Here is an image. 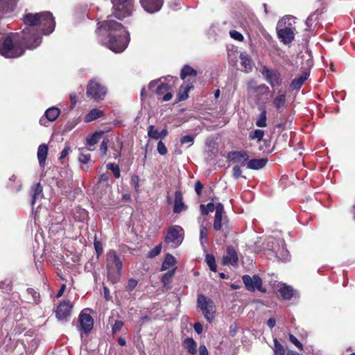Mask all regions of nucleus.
Wrapping results in <instances>:
<instances>
[{"label": "nucleus", "instance_id": "5fc2aeb1", "mask_svg": "<svg viewBox=\"0 0 355 355\" xmlns=\"http://www.w3.org/2000/svg\"><path fill=\"white\" fill-rule=\"evenodd\" d=\"M130 184L134 187L137 193L139 190V177L137 175H132L130 179Z\"/></svg>", "mask_w": 355, "mask_h": 355}, {"label": "nucleus", "instance_id": "e2e57ef3", "mask_svg": "<svg viewBox=\"0 0 355 355\" xmlns=\"http://www.w3.org/2000/svg\"><path fill=\"white\" fill-rule=\"evenodd\" d=\"M241 173L242 171L239 166H234L232 168V176L234 178L238 179L241 176Z\"/></svg>", "mask_w": 355, "mask_h": 355}, {"label": "nucleus", "instance_id": "c756f323", "mask_svg": "<svg viewBox=\"0 0 355 355\" xmlns=\"http://www.w3.org/2000/svg\"><path fill=\"white\" fill-rule=\"evenodd\" d=\"M279 295L284 300H290L293 296V289L291 286L283 285L279 289Z\"/></svg>", "mask_w": 355, "mask_h": 355}, {"label": "nucleus", "instance_id": "bb28decb", "mask_svg": "<svg viewBox=\"0 0 355 355\" xmlns=\"http://www.w3.org/2000/svg\"><path fill=\"white\" fill-rule=\"evenodd\" d=\"M240 60L241 66L243 68V71L246 73L251 71L252 69L253 63L248 55L241 53Z\"/></svg>", "mask_w": 355, "mask_h": 355}, {"label": "nucleus", "instance_id": "774afa93", "mask_svg": "<svg viewBox=\"0 0 355 355\" xmlns=\"http://www.w3.org/2000/svg\"><path fill=\"white\" fill-rule=\"evenodd\" d=\"M199 355H209L207 348L205 345H200L199 347Z\"/></svg>", "mask_w": 355, "mask_h": 355}, {"label": "nucleus", "instance_id": "de8ad7c7", "mask_svg": "<svg viewBox=\"0 0 355 355\" xmlns=\"http://www.w3.org/2000/svg\"><path fill=\"white\" fill-rule=\"evenodd\" d=\"M148 135L150 138L157 140L160 139L159 131L155 128L154 125H150L148 128Z\"/></svg>", "mask_w": 355, "mask_h": 355}, {"label": "nucleus", "instance_id": "09e8293b", "mask_svg": "<svg viewBox=\"0 0 355 355\" xmlns=\"http://www.w3.org/2000/svg\"><path fill=\"white\" fill-rule=\"evenodd\" d=\"M109 139L107 137L103 139L100 146L101 157H104L107 155Z\"/></svg>", "mask_w": 355, "mask_h": 355}, {"label": "nucleus", "instance_id": "ddd939ff", "mask_svg": "<svg viewBox=\"0 0 355 355\" xmlns=\"http://www.w3.org/2000/svg\"><path fill=\"white\" fill-rule=\"evenodd\" d=\"M242 280L248 291L254 292L257 290L263 293H266V289L262 286V279L259 275H254L251 277L248 275H244L242 277Z\"/></svg>", "mask_w": 355, "mask_h": 355}, {"label": "nucleus", "instance_id": "39448f33", "mask_svg": "<svg viewBox=\"0 0 355 355\" xmlns=\"http://www.w3.org/2000/svg\"><path fill=\"white\" fill-rule=\"evenodd\" d=\"M24 53V48L21 42H18V37L15 36V33L7 36L0 46V54L5 58H18Z\"/></svg>", "mask_w": 355, "mask_h": 355}, {"label": "nucleus", "instance_id": "13d9d810", "mask_svg": "<svg viewBox=\"0 0 355 355\" xmlns=\"http://www.w3.org/2000/svg\"><path fill=\"white\" fill-rule=\"evenodd\" d=\"M157 149L158 153L162 155H165L168 153L167 148L166 147L165 144L162 141H159L157 143Z\"/></svg>", "mask_w": 355, "mask_h": 355}, {"label": "nucleus", "instance_id": "9b49d317", "mask_svg": "<svg viewBox=\"0 0 355 355\" xmlns=\"http://www.w3.org/2000/svg\"><path fill=\"white\" fill-rule=\"evenodd\" d=\"M107 94V89L96 80L92 79L89 81L87 86V96L94 101L99 102L103 100Z\"/></svg>", "mask_w": 355, "mask_h": 355}, {"label": "nucleus", "instance_id": "f3484780", "mask_svg": "<svg viewBox=\"0 0 355 355\" xmlns=\"http://www.w3.org/2000/svg\"><path fill=\"white\" fill-rule=\"evenodd\" d=\"M78 322L80 324L81 329L88 334L94 327V319L87 313L82 311L78 316Z\"/></svg>", "mask_w": 355, "mask_h": 355}, {"label": "nucleus", "instance_id": "864d4df0", "mask_svg": "<svg viewBox=\"0 0 355 355\" xmlns=\"http://www.w3.org/2000/svg\"><path fill=\"white\" fill-rule=\"evenodd\" d=\"M207 235H208L207 228L204 225H201L200 228V240L202 243L207 242V241H208Z\"/></svg>", "mask_w": 355, "mask_h": 355}, {"label": "nucleus", "instance_id": "dca6fc26", "mask_svg": "<svg viewBox=\"0 0 355 355\" xmlns=\"http://www.w3.org/2000/svg\"><path fill=\"white\" fill-rule=\"evenodd\" d=\"M141 7L148 13L158 12L162 7L164 0H139Z\"/></svg>", "mask_w": 355, "mask_h": 355}, {"label": "nucleus", "instance_id": "a19ab883", "mask_svg": "<svg viewBox=\"0 0 355 355\" xmlns=\"http://www.w3.org/2000/svg\"><path fill=\"white\" fill-rule=\"evenodd\" d=\"M205 262L211 271L216 272L217 266L216 263L215 257L213 254H207L205 257Z\"/></svg>", "mask_w": 355, "mask_h": 355}, {"label": "nucleus", "instance_id": "0eeeda50", "mask_svg": "<svg viewBox=\"0 0 355 355\" xmlns=\"http://www.w3.org/2000/svg\"><path fill=\"white\" fill-rule=\"evenodd\" d=\"M291 18H284L281 21H278L277 24V35L278 38L284 44H291L295 38V28L292 26V24L289 21Z\"/></svg>", "mask_w": 355, "mask_h": 355}, {"label": "nucleus", "instance_id": "0e129e2a", "mask_svg": "<svg viewBox=\"0 0 355 355\" xmlns=\"http://www.w3.org/2000/svg\"><path fill=\"white\" fill-rule=\"evenodd\" d=\"M194 188H195V191L196 192L197 195L200 196L202 194V190L203 188L202 184L199 180H198L195 183Z\"/></svg>", "mask_w": 355, "mask_h": 355}, {"label": "nucleus", "instance_id": "49530a36", "mask_svg": "<svg viewBox=\"0 0 355 355\" xmlns=\"http://www.w3.org/2000/svg\"><path fill=\"white\" fill-rule=\"evenodd\" d=\"M264 136V131L261 129H257L254 131H252L249 134V138L250 139H257L259 141H261Z\"/></svg>", "mask_w": 355, "mask_h": 355}, {"label": "nucleus", "instance_id": "cd10ccee", "mask_svg": "<svg viewBox=\"0 0 355 355\" xmlns=\"http://www.w3.org/2000/svg\"><path fill=\"white\" fill-rule=\"evenodd\" d=\"M43 191L42 186L41 185L40 182H37L35 184L31 187V205H34L36 200L40 198V196L42 195Z\"/></svg>", "mask_w": 355, "mask_h": 355}, {"label": "nucleus", "instance_id": "9d476101", "mask_svg": "<svg viewBox=\"0 0 355 355\" xmlns=\"http://www.w3.org/2000/svg\"><path fill=\"white\" fill-rule=\"evenodd\" d=\"M113 3V15L122 19L131 15L133 8V0H112Z\"/></svg>", "mask_w": 355, "mask_h": 355}, {"label": "nucleus", "instance_id": "72a5a7b5", "mask_svg": "<svg viewBox=\"0 0 355 355\" xmlns=\"http://www.w3.org/2000/svg\"><path fill=\"white\" fill-rule=\"evenodd\" d=\"M183 345L187 351L191 354H195L197 352V344L196 342L192 338H187L183 341Z\"/></svg>", "mask_w": 355, "mask_h": 355}, {"label": "nucleus", "instance_id": "f257e3e1", "mask_svg": "<svg viewBox=\"0 0 355 355\" xmlns=\"http://www.w3.org/2000/svg\"><path fill=\"white\" fill-rule=\"evenodd\" d=\"M98 42L114 53H121L128 46L130 35L119 22L108 19L97 23Z\"/></svg>", "mask_w": 355, "mask_h": 355}, {"label": "nucleus", "instance_id": "69168bd1", "mask_svg": "<svg viewBox=\"0 0 355 355\" xmlns=\"http://www.w3.org/2000/svg\"><path fill=\"white\" fill-rule=\"evenodd\" d=\"M314 15H311L309 16L305 21L306 28H305L306 31H311V26L313 24V17Z\"/></svg>", "mask_w": 355, "mask_h": 355}, {"label": "nucleus", "instance_id": "052dcab7", "mask_svg": "<svg viewBox=\"0 0 355 355\" xmlns=\"http://www.w3.org/2000/svg\"><path fill=\"white\" fill-rule=\"evenodd\" d=\"M94 245L97 254V257H98L103 252L102 243L100 241L95 240L94 242Z\"/></svg>", "mask_w": 355, "mask_h": 355}, {"label": "nucleus", "instance_id": "338daca9", "mask_svg": "<svg viewBox=\"0 0 355 355\" xmlns=\"http://www.w3.org/2000/svg\"><path fill=\"white\" fill-rule=\"evenodd\" d=\"M110 174L108 172L103 173L102 175H101V176L98 180V183L100 184V183H102L104 182H107L108 180L110 179Z\"/></svg>", "mask_w": 355, "mask_h": 355}, {"label": "nucleus", "instance_id": "4d7b16f0", "mask_svg": "<svg viewBox=\"0 0 355 355\" xmlns=\"http://www.w3.org/2000/svg\"><path fill=\"white\" fill-rule=\"evenodd\" d=\"M137 284H138V282L136 279H132V278L129 279L128 281V284L125 286V290L127 291H132V290H134Z\"/></svg>", "mask_w": 355, "mask_h": 355}, {"label": "nucleus", "instance_id": "603ef678", "mask_svg": "<svg viewBox=\"0 0 355 355\" xmlns=\"http://www.w3.org/2000/svg\"><path fill=\"white\" fill-rule=\"evenodd\" d=\"M107 168L112 171L115 178L118 179L120 178L121 172L118 165L111 163L107 165Z\"/></svg>", "mask_w": 355, "mask_h": 355}, {"label": "nucleus", "instance_id": "5701e85b", "mask_svg": "<svg viewBox=\"0 0 355 355\" xmlns=\"http://www.w3.org/2000/svg\"><path fill=\"white\" fill-rule=\"evenodd\" d=\"M309 76V73L303 72L299 77L295 78L290 83V89L300 90Z\"/></svg>", "mask_w": 355, "mask_h": 355}, {"label": "nucleus", "instance_id": "6ab92c4d", "mask_svg": "<svg viewBox=\"0 0 355 355\" xmlns=\"http://www.w3.org/2000/svg\"><path fill=\"white\" fill-rule=\"evenodd\" d=\"M193 82L190 81L189 80L187 82H184L180 87L178 92L177 94V98L175 103H179L180 101H185L188 98L189 95L188 93L190 90L193 89Z\"/></svg>", "mask_w": 355, "mask_h": 355}, {"label": "nucleus", "instance_id": "79ce46f5", "mask_svg": "<svg viewBox=\"0 0 355 355\" xmlns=\"http://www.w3.org/2000/svg\"><path fill=\"white\" fill-rule=\"evenodd\" d=\"M274 347L273 351L275 355H285L286 350L284 347L279 342V340L275 338L273 339Z\"/></svg>", "mask_w": 355, "mask_h": 355}, {"label": "nucleus", "instance_id": "b1692460", "mask_svg": "<svg viewBox=\"0 0 355 355\" xmlns=\"http://www.w3.org/2000/svg\"><path fill=\"white\" fill-rule=\"evenodd\" d=\"M49 148L48 146L45 144H42L39 146L37 148V159L40 164V166L44 168L46 164V159L48 155Z\"/></svg>", "mask_w": 355, "mask_h": 355}, {"label": "nucleus", "instance_id": "423d86ee", "mask_svg": "<svg viewBox=\"0 0 355 355\" xmlns=\"http://www.w3.org/2000/svg\"><path fill=\"white\" fill-rule=\"evenodd\" d=\"M123 263L119 257L113 250H109L106 254V268L107 279L112 283H117L122 273Z\"/></svg>", "mask_w": 355, "mask_h": 355}, {"label": "nucleus", "instance_id": "4468645a", "mask_svg": "<svg viewBox=\"0 0 355 355\" xmlns=\"http://www.w3.org/2000/svg\"><path fill=\"white\" fill-rule=\"evenodd\" d=\"M184 239V230L180 225L170 227L165 236V241L168 243H172L175 245H180Z\"/></svg>", "mask_w": 355, "mask_h": 355}, {"label": "nucleus", "instance_id": "2eb2a0df", "mask_svg": "<svg viewBox=\"0 0 355 355\" xmlns=\"http://www.w3.org/2000/svg\"><path fill=\"white\" fill-rule=\"evenodd\" d=\"M73 305L69 300L62 301L59 304L55 311L56 318L58 320H66L70 314Z\"/></svg>", "mask_w": 355, "mask_h": 355}, {"label": "nucleus", "instance_id": "680f3d73", "mask_svg": "<svg viewBox=\"0 0 355 355\" xmlns=\"http://www.w3.org/2000/svg\"><path fill=\"white\" fill-rule=\"evenodd\" d=\"M194 141V137L192 136V135H185V136H183L181 139H180V144L182 145L183 144H193Z\"/></svg>", "mask_w": 355, "mask_h": 355}, {"label": "nucleus", "instance_id": "6e6552de", "mask_svg": "<svg viewBox=\"0 0 355 355\" xmlns=\"http://www.w3.org/2000/svg\"><path fill=\"white\" fill-rule=\"evenodd\" d=\"M197 307L202 311L205 318L209 322H211L214 320L216 307L212 300L203 294H198L197 299Z\"/></svg>", "mask_w": 355, "mask_h": 355}, {"label": "nucleus", "instance_id": "20e7f679", "mask_svg": "<svg viewBox=\"0 0 355 355\" xmlns=\"http://www.w3.org/2000/svg\"><path fill=\"white\" fill-rule=\"evenodd\" d=\"M15 36L18 37L24 50H33L38 47L42 42V34L34 27H26L19 33H15Z\"/></svg>", "mask_w": 355, "mask_h": 355}, {"label": "nucleus", "instance_id": "a18cd8bd", "mask_svg": "<svg viewBox=\"0 0 355 355\" xmlns=\"http://www.w3.org/2000/svg\"><path fill=\"white\" fill-rule=\"evenodd\" d=\"M26 291L32 296L33 301L35 304H39L41 302L40 294L37 291L33 288H28Z\"/></svg>", "mask_w": 355, "mask_h": 355}, {"label": "nucleus", "instance_id": "a211bd4d", "mask_svg": "<svg viewBox=\"0 0 355 355\" xmlns=\"http://www.w3.org/2000/svg\"><path fill=\"white\" fill-rule=\"evenodd\" d=\"M238 261L239 257L235 248L232 245L227 246L226 253L222 259V263L223 265L236 266Z\"/></svg>", "mask_w": 355, "mask_h": 355}, {"label": "nucleus", "instance_id": "f704fd0d", "mask_svg": "<svg viewBox=\"0 0 355 355\" xmlns=\"http://www.w3.org/2000/svg\"><path fill=\"white\" fill-rule=\"evenodd\" d=\"M104 112L103 111L98 110V109H93L86 115L85 116V121L86 122H91L92 121H94L102 116H103Z\"/></svg>", "mask_w": 355, "mask_h": 355}, {"label": "nucleus", "instance_id": "412c9836", "mask_svg": "<svg viewBox=\"0 0 355 355\" xmlns=\"http://www.w3.org/2000/svg\"><path fill=\"white\" fill-rule=\"evenodd\" d=\"M187 209V206L183 202V195L181 191H176L175 193V201L173 212L179 214Z\"/></svg>", "mask_w": 355, "mask_h": 355}, {"label": "nucleus", "instance_id": "bf43d9fd", "mask_svg": "<svg viewBox=\"0 0 355 355\" xmlns=\"http://www.w3.org/2000/svg\"><path fill=\"white\" fill-rule=\"evenodd\" d=\"M289 340L291 343H292L293 345H295L300 350L303 349L302 344L299 341V340L294 335H293L291 334H289Z\"/></svg>", "mask_w": 355, "mask_h": 355}, {"label": "nucleus", "instance_id": "c85d7f7f", "mask_svg": "<svg viewBox=\"0 0 355 355\" xmlns=\"http://www.w3.org/2000/svg\"><path fill=\"white\" fill-rule=\"evenodd\" d=\"M116 145H112L110 146L111 152L110 156L113 157L114 159H117L121 157V150L123 148V142L121 141V139L119 137H116Z\"/></svg>", "mask_w": 355, "mask_h": 355}, {"label": "nucleus", "instance_id": "6e6d98bb", "mask_svg": "<svg viewBox=\"0 0 355 355\" xmlns=\"http://www.w3.org/2000/svg\"><path fill=\"white\" fill-rule=\"evenodd\" d=\"M230 35L232 39H234L236 41H239V42H242L244 39L243 35L240 32H239L236 30L230 31Z\"/></svg>", "mask_w": 355, "mask_h": 355}, {"label": "nucleus", "instance_id": "c9c22d12", "mask_svg": "<svg viewBox=\"0 0 355 355\" xmlns=\"http://www.w3.org/2000/svg\"><path fill=\"white\" fill-rule=\"evenodd\" d=\"M104 132L103 131H96L93 135H92L90 137H87V144L89 146H93L95 144H96L100 139L102 138Z\"/></svg>", "mask_w": 355, "mask_h": 355}, {"label": "nucleus", "instance_id": "a878e982", "mask_svg": "<svg viewBox=\"0 0 355 355\" xmlns=\"http://www.w3.org/2000/svg\"><path fill=\"white\" fill-rule=\"evenodd\" d=\"M268 159H252L247 162V167L252 170H259L263 168L267 164Z\"/></svg>", "mask_w": 355, "mask_h": 355}, {"label": "nucleus", "instance_id": "f03ea898", "mask_svg": "<svg viewBox=\"0 0 355 355\" xmlns=\"http://www.w3.org/2000/svg\"><path fill=\"white\" fill-rule=\"evenodd\" d=\"M22 19L26 27H40L41 33L44 35H50L55 30V19L49 11L26 13L24 15Z\"/></svg>", "mask_w": 355, "mask_h": 355}, {"label": "nucleus", "instance_id": "3c124183", "mask_svg": "<svg viewBox=\"0 0 355 355\" xmlns=\"http://www.w3.org/2000/svg\"><path fill=\"white\" fill-rule=\"evenodd\" d=\"M272 250L275 254V257L279 259H285L288 254V251L284 247L279 248L278 250L272 248Z\"/></svg>", "mask_w": 355, "mask_h": 355}, {"label": "nucleus", "instance_id": "8fccbe9b", "mask_svg": "<svg viewBox=\"0 0 355 355\" xmlns=\"http://www.w3.org/2000/svg\"><path fill=\"white\" fill-rule=\"evenodd\" d=\"M162 244H159L154 247L153 249H151L147 254L148 258H154L157 256H158L162 250Z\"/></svg>", "mask_w": 355, "mask_h": 355}, {"label": "nucleus", "instance_id": "7c9ffc66", "mask_svg": "<svg viewBox=\"0 0 355 355\" xmlns=\"http://www.w3.org/2000/svg\"><path fill=\"white\" fill-rule=\"evenodd\" d=\"M197 74L198 73L196 69L188 64H185L181 69L180 78L182 80H184L187 76L196 78Z\"/></svg>", "mask_w": 355, "mask_h": 355}, {"label": "nucleus", "instance_id": "ea45409f", "mask_svg": "<svg viewBox=\"0 0 355 355\" xmlns=\"http://www.w3.org/2000/svg\"><path fill=\"white\" fill-rule=\"evenodd\" d=\"M0 289L3 293H10L12 290V281L10 278H6L0 282Z\"/></svg>", "mask_w": 355, "mask_h": 355}, {"label": "nucleus", "instance_id": "58836bf2", "mask_svg": "<svg viewBox=\"0 0 355 355\" xmlns=\"http://www.w3.org/2000/svg\"><path fill=\"white\" fill-rule=\"evenodd\" d=\"M176 268H174L168 272H166L162 277L161 282L163 284L164 288L168 289V288L166 286L170 282L172 277L174 276L175 273Z\"/></svg>", "mask_w": 355, "mask_h": 355}, {"label": "nucleus", "instance_id": "e433bc0d", "mask_svg": "<svg viewBox=\"0 0 355 355\" xmlns=\"http://www.w3.org/2000/svg\"><path fill=\"white\" fill-rule=\"evenodd\" d=\"M176 263L175 258L171 254H167L162 265L161 270H166Z\"/></svg>", "mask_w": 355, "mask_h": 355}, {"label": "nucleus", "instance_id": "f8f14e48", "mask_svg": "<svg viewBox=\"0 0 355 355\" xmlns=\"http://www.w3.org/2000/svg\"><path fill=\"white\" fill-rule=\"evenodd\" d=\"M264 79L271 86L272 89L282 86L283 78L278 69H269L266 66H263L261 71Z\"/></svg>", "mask_w": 355, "mask_h": 355}, {"label": "nucleus", "instance_id": "393cba45", "mask_svg": "<svg viewBox=\"0 0 355 355\" xmlns=\"http://www.w3.org/2000/svg\"><path fill=\"white\" fill-rule=\"evenodd\" d=\"M231 155L233 162L241 163L243 165L245 162H248L249 160V155L245 150L233 151Z\"/></svg>", "mask_w": 355, "mask_h": 355}, {"label": "nucleus", "instance_id": "473e14b6", "mask_svg": "<svg viewBox=\"0 0 355 355\" xmlns=\"http://www.w3.org/2000/svg\"><path fill=\"white\" fill-rule=\"evenodd\" d=\"M60 114V110L58 107H52L46 110L44 115L48 121H54L57 119Z\"/></svg>", "mask_w": 355, "mask_h": 355}, {"label": "nucleus", "instance_id": "c03bdc74", "mask_svg": "<svg viewBox=\"0 0 355 355\" xmlns=\"http://www.w3.org/2000/svg\"><path fill=\"white\" fill-rule=\"evenodd\" d=\"M266 120H267L266 111L263 110L261 112L257 120L256 121L257 126H258L259 128L266 127V125H267Z\"/></svg>", "mask_w": 355, "mask_h": 355}, {"label": "nucleus", "instance_id": "37998d69", "mask_svg": "<svg viewBox=\"0 0 355 355\" xmlns=\"http://www.w3.org/2000/svg\"><path fill=\"white\" fill-rule=\"evenodd\" d=\"M78 161L83 164H87L89 162H92L91 155L87 153V150H85L84 148L82 149V151L80 152L78 157Z\"/></svg>", "mask_w": 355, "mask_h": 355}, {"label": "nucleus", "instance_id": "7ed1b4c3", "mask_svg": "<svg viewBox=\"0 0 355 355\" xmlns=\"http://www.w3.org/2000/svg\"><path fill=\"white\" fill-rule=\"evenodd\" d=\"M213 229L216 232H221L224 239L234 234L230 220L225 211L224 205L221 202L216 204Z\"/></svg>", "mask_w": 355, "mask_h": 355}, {"label": "nucleus", "instance_id": "1a4fd4ad", "mask_svg": "<svg viewBox=\"0 0 355 355\" xmlns=\"http://www.w3.org/2000/svg\"><path fill=\"white\" fill-rule=\"evenodd\" d=\"M161 78L164 81H161V83L157 85L155 94L158 96L165 94L162 97V101H168L173 97V94L171 91L173 88L175 87L178 78L171 76L162 77Z\"/></svg>", "mask_w": 355, "mask_h": 355}, {"label": "nucleus", "instance_id": "4be33fe9", "mask_svg": "<svg viewBox=\"0 0 355 355\" xmlns=\"http://www.w3.org/2000/svg\"><path fill=\"white\" fill-rule=\"evenodd\" d=\"M18 0H0V19L3 15L14 10Z\"/></svg>", "mask_w": 355, "mask_h": 355}, {"label": "nucleus", "instance_id": "aec40b11", "mask_svg": "<svg viewBox=\"0 0 355 355\" xmlns=\"http://www.w3.org/2000/svg\"><path fill=\"white\" fill-rule=\"evenodd\" d=\"M248 91L251 94H261L267 95L270 92V89L266 84L257 85L256 80L252 79L248 83Z\"/></svg>", "mask_w": 355, "mask_h": 355}, {"label": "nucleus", "instance_id": "4c0bfd02", "mask_svg": "<svg viewBox=\"0 0 355 355\" xmlns=\"http://www.w3.org/2000/svg\"><path fill=\"white\" fill-rule=\"evenodd\" d=\"M108 321L109 323L112 324V334H115L116 333L119 331L124 325V322L122 320H114L112 317H110Z\"/></svg>", "mask_w": 355, "mask_h": 355}, {"label": "nucleus", "instance_id": "2f4dec72", "mask_svg": "<svg viewBox=\"0 0 355 355\" xmlns=\"http://www.w3.org/2000/svg\"><path fill=\"white\" fill-rule=\"evenodd\" d=\"M273 105L279 111L286 105V94L279 91L278 95L273 99Z\"/></svg>", "mask_w": 355, "mask_h": 355}]
</instances>
